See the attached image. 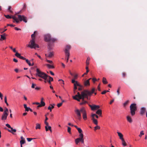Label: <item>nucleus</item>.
<instances>
[{
    "instance_id": "nucleus-1",
    "label": "nucleus",
    "mask_w": 147,
    "mask_h": 147,
    "mask_svg": "<svg viewBox=\"0 0 147 147\" xmlns=\"http://www.w3.org/2000/svg\"><path fill=\"white\" fill-rule=\"evenodd\" d=\"M95 88H93L92 89L91 91H90L88 90H85L83 91L82 92L81 94L79 92H78L77 94L74 96L76 97H78L80 98H82V100H84L85 98H87L88 99V96H91L95 91Z\"/></svg>"
},
{
    "instance_id": "nucleus-2",
    "label": "nucleus",
    "mask_w": 147,
    "mask_h": 147,
    "mask_svg": "<svg viewBox=\"0 0 147 147\" xmlns=\"http://www.w3.org/2000/svg\"><path fill=\"white\" fill-rule=\"evenodd\" d=\"M74 112L77 116V118L79 120L81 119V112L82 113V117L83 119L86 120L87 119V113L86 110L84 107L81 108L80 110L76 108Z\"/></svg>"
},
{
    "instance_id": "nucleus-3",
    "label": "nucleus",
    "mask_w": 147,
    "mask_h": 147,
    "mask_svg": "<svg viewBox=\"0 0 147 147\" xmlns=\"http://www.w3.org/2000/svg\"><path fill=\"white\" fill-rule=\"evenodd\" d=\"M34 34H33L31 35V37L32 39L30 40V43L28 45V47H30L31 49H36V48H39V46L35 43V39L33 38L34 36Z\"/></svg>"
},
{
    "instance_id": "nucleus-4",
    "label": "nucleus",
    "mask_w": 147,
    "mask_h": 147,
    "mask_svg": "<svg viewBox=\"0 0 147 147\" xmlns=\"http://www.w3.org/2000/svg\"><path fill=\"white\" fill-rule=\"evenodd\" d=\"M36 76L41 78H42L46 80L48 76L45 73L40 71L38 69H36Z\"/></svg>"
},
{
    "instance_id": "nucleus-5",
    "label": "nucleus",
    "mask_w": 147,
    "mask_h": 147,
    "mask_svg": "<svg viewBox=\"0 0 147 147\" xmlns=\"http://www.w3.org/2000/svg\"><path fill=\"white\" fill-rule=\"evenodd\" d=\"M44 39L45 41L54 42L57 41L56 38H52L49 34H47L44 35Z\"/></svg>"
},
{
    "instance_id": "nucleus-6",
    "label": "nucleus",
    "mask_w": 147,
    "mask_h": 147,
    "mask_svg": "<svg viewBox=\"0 0 147 147\" xmlns=\"http://www.w3.org/2000/svg\"><path fill=\"white\" fill-rule=\"evenodd\" d=\"M71 48L70 45H67L65 47L64 52L65 54L67 59L66 62H67L70 56L69 50Z\"/></svg>"
},
{
    "instance_id": "nucleus-7",
    "label": "nucleus",
    "mask_w": 147,
    "mask_h": 147,
    "mask_svg": "<svg viewBox=\"0 0 147 147\" xmlns=\"http://www.w3.org/2000/svg\"><path fill=\"white\" fill-rule=\"evenodd\" d=\"M130 113L132 116H134L135 114V111L137 110L136 104L135 103L132 104L130 106Z\"/></svg>"
},
{
    "instance_id": "nucleus-8",
    "label": "nucleus",
    "mask_w": 147,
    "mask_h": 147,
    "mask_svg": "<svg viewBox=\"0 0 147 147\" xmlns=\"http://www.w3.org/2000/svg\"><path fill=\"white\" fill-rule=\"evenodd\" d=\"M18 18L20 21H22L23 20L25 23L27 22V18L24 15L22 16L21 15H18Z\"/></svg>"
},
{
    "instance_id": "nucleus-9",
    "label": "nucleus",
    "mask_w": 147,
    "mask_h": 147,
    "mask_svg": "<svg viewBox=\"0 0 147 147\" xmlns=\"http://www.w3.org/2000/svg\"><path fill=\"white\" fill-rule=\"evenodd\" d=\"M89 106L91 107V109L92 110H94L96 109H99L100 108V107L99 105H90Z\"/></svg>"
},
{
    "instance_id": "nucleus-10",
    "label": "nucleus",
    "mask_w": 147,
    "mask_h": 147,
    "mask_svg": "<svg viewBox=\"0 0 147 147\" xmlns=\"http://www.w3.org/2000/svg\"><path fill=\"white\" fill-rule=\"evenodd\" d=\"M8 115V113H3L2 114L1 117V119L3 121H5L7 119V116Z\"/></svg>"
},
{
    "instance_id": "nucleus-11",
    "label": "nucleus",
    "mask_w": 147,
    "mask_h": 147,
    "mask_svg": "<svg viewBox=\"0 0 147 147\" xmlns=\"http://www.w3.org/2000/svg\"><path fill=\"white\" fill-rule=\"evenodd\" d=\"M146 111V108L144 107H142L141 108L140 112V114L142 115Z\"/></svg>"
},
{
    "instance_id": "nucleus-12",
    "label": "nucleus",
    "mask_w": 147,
    "mask_h": 147,
    "mask_svg": "<svg viewBox=\"0 0 147 147\" xmlns=\"http://www.w3.org/2000/svg\"><path fill=\"white\" fill-rule=\"evenodd\" d=\"M126 119L128 122L130 123H131L133 122V120L130 116H127L126 117Z\"/></svg>"
},
{
    "instance_id": "nucleus-13",
    "label": "nucleus",
    "mask_w": 147,
    "mask_h": 147,
    "mask_svg": "<svg viewBox=\"0 0 147 147\" xmlns=\"http://www.w3.org/2000/svg\"><path fill=\"white\" fill-rule=\"evenodd\" d=\"M10 129H11V130H10L9 129H7L8 131L11 133L13 134H14V133H13V132H16V129H13V128L12 127H11V128H10Z\"/></svg>"
},
{
    "instance_id": "nucleus-14",
    "label": "nucleus",
    "mask_w": 147,
    "mask_h": 147,
    "mask_svg": "<svg viewBox=\"0 0 147 147\" xmlns=\"http://www.w3.org/2000/svg\"><path fill=\"white\" fill-rule=\"evenodd\" d=\"M84 84L85 86H89L90 85V83L89 81V80H88L84 82Z\"/></svg>"
},
{
    "instance_id": "nucleus-15",
    "label": "nucleus",
    "mask_w": 147,
    "mask_h": 147,
    "mask_svg": "<svg viewBox=\"0 0 147 147\" xmlns=\"http://www.w3.org/2000/svg\"><path fill=\"white\" fill-rule=\"evenodd\" d=\"M117 133L118 136L119 137L120 139L122 140L123 139V136L121 133L119 132H117Z\"/></svg>"
},
{
    "instance_id": "nucleus-16",
    "label": "nucleus",
    "mask_w": 147,
    "mask_h": 147,
    "mask_svg": "<svg viewBox=\"0 0 147 147\" xmlns=\"http://www.w3.org/2000/svg\"><path fill=\"white\" fill-rule=\"evenodd\" d=\"M45 103L43 101H41L40 104L38 105L37 106L38 107H40L45 106Z\"/></svg>"
},
{
    "instance_id": "nucleus-17",
    "label": "nucleus",
    "mask_w": 147,
    "mask_h": 147,
    "mask_svg": "<svg viewBox=\"0 0 147 147\" xmlns=\"http://www.w3.org/2000/svg\"><path fill=\"white\" fill-rule=\"evenodd\" d=\"M5 34L4 33L3 34L1 35V39L0 40H2L6 39V37H5Z\"/></svg>"
},
{
    "instance_id": "nucleus-18",
    "label": "nucleus",
    "mask_w": 147,
    "mask_h": 147,
    "mask_svg": "<svg viewBox=\"0 0 147 147\" xmlns=\"http://www.w3.org/2000/svg\"><path fill=\"white\" fill-rule=\"evenodd\" d=\"M74 85H75L76 86H78L82 88L83 86L80 84L77 81H76V82L74 83Z\"/></svg>"
},
{
    "instance_id": "nucleus-19",
    "label": "nucleus",
    "mask_w": 147,
    "mask_h": 147,
    "mask_svg": "<svg viewBox=\"0 0 147 147\" xmlns=\"http://www.w3.org/2000/svg\"><path fill=\"white\" fill-rule=\"evenodd\" d=\"M96 114L99 115L100 116H101L102 111L100 109L98 110L96 112Z\"/></svg>"
},
{
    "instance_id": "nucleus-20",
    "label": "nucleus",
    "mask_w": 147,
    "mask_h": 147,
    "mask_svg": "<svg viewBox=\"0 0 147 147\" xmlns=\"http://www.w3.org/2000/svg\"><path fill=\"white\" fill-rule=\"evenodd\" d=\"M92 120L93 123L95 125H97L98 124V121L96 119H95L94 118H92Z\"/></svg>"
},
{
    "instance_id": "nucleus-21",
    "label": "nucleus",
    "mask_w": 147,
    "mask_h": 147,
    "mask_svg": "<svg viewBox=\"0 0 147 147\" xmlns=\"http://www.w3.org/2000/svg\"><path fill=\"white\" fill-rule=\"evenodd\" d=\"M45 128L46 129V131H48L49 130L51 131H52V130L51 129V126H48V128L47 127V126H45Z\"/></svg>"
},
{
    "instance_id": "nucleus-22",
    "label": "nucleus",
    "mask_w": 147,
    "mask_h": 147,
    "mask_svg": "<svg viewBox=\"0 0 147 147\" xmlns=\"http://www.w3.org/2000/svg\"><path fill=\"white\" fill-rule=\"evenodd\" d=\"M47 66V67L49 69H53L54 68V67L51 65L49 64H47L46 65Z\"/></svg>"
},
{
    "instance_id": "nucleus-23",
    "label": "nucleus",
    "mask_w": 147,
    "mask_h": 147,
    "mask_svg": "<svg viewBox=\"0 0 147 147\" xmlns=\"http://www.w3.org/2000/svg\"><path fill=\"white\" fill-rule=\"evenodd\" d=\"M81 141V139L80 138H76L75 140V142L76 144H78V143L80 142Z\"/></svg>"
},
{
    "instance_id": "nucleus-24",
    "label": "nucleus",
    "mask_w": 147,
    "mask_h": 147,
    "mask_svg": "<svg viewBox=\"0 0 147 147\" xmlns=\"http://www.w3.org/2000/svg\"><path fill=\"white\" fill-rule=\"evenodd\" d=\"M24 107L25 109V111H29V109H30L29 107H27V105L26 104H24Z\"/></svg>"
},
{
    "instance_id": "nucleus-25",
    "label": "nucleus",
    "mask_w": 147,
    "mask_h": 147,
    "mask_svg": "<svg viewBox=\"0 0 147 147\" xmlns=\"http://www.w3.org/2000/svg\"><path fill=\"white\" fill-rule=\"evenodd\" d=\"M53 55V52H50L49 55L47 56V55L46 54H45V56L47 57H51Z\"/></svg>"
},
{
    "instance_id": "nucleus-26",
    "label": "nucleus",
    "mask_w": 147,
    "mask_h": 147,
    "mask_svg": "<svg viewBox=\"0 0 147 147\" xmlns=\"http://www.w3.org/2000/svg\"><path fill=\"white\" fill-rule=\"evenodd\" d=\"M121 140L122 141V143L123 146H126V144L124 139Z\"/></svg>"
},
{
    "instance_id": "nucleus-27",
    "label": "nucleus",
    "mask_w": 147,
    "mask_h": 147,
    "mask_svg": "<svg viewBox=\"0 0 147 147\" xmlns=\"http://www.w3.org/2000/svg\"><path fill=\"white\" fill-rule=\"evenodd\" d=\"M40 124L39 123H37L36 124V129H40Z\"/></svg>"
},
{
    "instance_id": "nucleus-28",
    "label": "nucleus",
    "mask_w": 147,
    "mask_h": 147,
    "mask_svg": "<svg viewBox=\"0 0 147 147\" xmlns=\"http://www.w3.org/2000/svg\"><path fill=\"white\" fill-rule=\"evenodd\" d=\"M102 82L104 84H106L108 82L106 80V79L105 78L103 77L102 79Z\"/></svg>"
},
{
    "instance_id": "nucleus-29",
    "label": "nucleus",
    "mask_w": 147,
    "mask_h": 147,
    "mask_svg": "<svg viewBox=\"0 0 147 147\" xmlns=\"http://www.w3.org/2000/svg\"><path fill=\"white\" fill-rule=\"evenodd\" d=\"M48 77H49V80L48 81V82L49 84H51V81H52L53 80V78L49 76H48Z\"/></svg>"
},
{
    "instance_id": "nucleus-30",
    "label": "nucleus",
    "mask_w": 147,
    "mask_h": 147,
    "mask_svg": "<svg viewBox=\"0 0 147 147\" xmlns=\"http://www.w3.org/2000/svg\"><path fill=\"white\" fill-rule=\"evenodd\" d=\"M90 59L89 57H87V60H86V64L87 65H88L89 64V61L90 60Z\"/></svg>"
},
{
    "instance_id": "nucleus-31",
    "label": "nucleus",
    "mask_w": 147,
    "mask_h": 147,
    "mask_svg": "<svg viewBox=\"0 0 147 147\" xmlns=\"http://www.w3.org/2000/svg\"><path fill=\"white\" fill-rule=\"evenodd\" d=\"M15 55L18 58H20L21 56V55L20 54L18 53V52H16L15 54Z\"/></svg>"
},
{
    "instance_id": "nucleus-32",
    "label": "nucleus",
    "mask_w": 147,
    "mask_h": 147,
    "mask_svg": "<svg viewBox=\"0 0 147 147\" xmlns=\"http://www.w3.org/2000/svg\"><path fill=\"white\" fill-rule=\"evenodd\" d=\"M91 116L92 117V118H94L95 117L97 118H98V116L95 114H92Z\"/></svg>"
},
{
    "instance_id": "nucleus-33",
    "label": "nucleus",
    "mask_w": 147,
    "mask_h": 147,
    "mask_svg": "<svg viewBox=\"0 0 147 147\" xmlns=\"http://www.w3.org/2000/svg\"><path fill=\"white\" fill-rule=\"evenodd\" d=\"M73 98L74 99L78 101H80V100L81 99H82V98H77L75 96H73Z\"/></svg>"
},
{
    "instance_id": "nucleus-34",
    "label": "nucleus",
    "mask_w": 147,
    "mask_h": 147,
    "mask_svg": "<svg viewBox=\"0 0 147 147\" xmlns=\"http://www.w3.org/2000/svg\"><path fill=\"white\" fill-rule=\"evenodd\" d=\"M4 16L7 19L11 18V16H10L9 15H4Z\"/></svg>"
},
{
    "instance_id": "nucleus-35",
    "label": "nucleus",
    "mask_w": 147,
    "mask_h": 147,
    "mask_svg": "<svg viewBox=\"0 0 147 147\" xmlns=\"http://www.w3.org/2000/svg\"><path fill=\"white\" fill-rule=\"evenodd\" d=\"M87 103V102L86 101L84 100V99L83 100H82V102H81L80 104V105H82L84 104H86Z\"/></svg>"
},
{
    "instance_id": "nucleus-36",
    "label": "nucleus",
    "mask_w": 147,
    "mask_h": 147,
    "mask_svg": "<svg viewBox=\"0 0 147 147\" xmlns=\"http://www.w3.org/2000/svg\"><path fill=\"white\" fill-rule=\"evenodd\" d=\"M144 133L143 131H140V134L139 135V137H141L142 135H144Z\"/></svg>"
},
{
    "instance_id": "nucleus-37",
    "label": "nucleus",
    "mask_w": 147,
    "mask_h": 147,
    "mask_svg": "<svg viewBox=\"0 0 147 147\" xmlns=\"http://www.w3.org/2000/svg\"><path fill=\"white\" fill-rule=\"evenodd\" d=\"M3 113H8V110L7 108H5Z\"/></svg>"
},
{
    "instance_id": "nucleus-38",
    "label": "nucleus",
    "mask_w": 147,
    "mask_h": 147,
    "mask_svg": "<svg viewBox=\"0 0 147 147\" xmlns=\"http://www.w3.org/2000/svg\"><path fill=\"white\" fill-rule=\"evenodd\" d=\"M79 134V136L80 137V138H80V139H83L84 138H83V134H82V133H80Z\"/></svg>"
},
{
    "instance_id": "nucleus-39",
    "label": "nucleus",
    "mask_w": 147,
    "mask_h": 147,
    "mask_svg": "<svg viewBox=\"0 0 147 147\" xmlns=\"http://www.w3.org/2000/svg\"><path fill=\"white\" fill-rule=\"evenodd\" d=\"M20 144H23L25 143V140H21L20 141Z\"/></svg>"
},
{
    "instance_id": "nucleus-40",
    "label": "nucleus",
    "mask_w": 147,
    "mask_h": 147,
    "mask_svg": "<svg viewBox=\"0 0 147 147\" xmlns=\"http://www.w3.org/2000/svg\"><path fill=\"white\" fill-rule=\"evenodd\" d=\"M26 60V62L28 64V65L30 66H31V63L30 61H29L28 59H25Z\"/></svg>"
},
{
    "instance_id": "nucleus-41",
    "label": "nucleus",
    "mask_w": 147,
    "mask_h": 147,
    "mask_svg": "<svg viewBox=\"0 0 147 147\" xmlns=\"http://www.w3.org/2000/svg\"><path fill=\"white\" fill-rule=\"evenodd\" d=\"M77 129L79 133H81L82 132V130L80 128H77Z\"/></svg>"
},
{
    "instance_id": "nucleus-42",
    "label": "nucleus",
    "mask_w": 147,
    "mask_h": 147,
    "mask_svg": "<svg viewBox=\"0 0 147 147\" xmlns=\"http://www.w3.org/2000/svg\"><path fill=\"white\" fill-rule=\"evenodd\" d=\"M2 30H3V29L0 28V32H1V34L3 33V32L7 30V29H5L4 30H3L2 31Z\"/></svg>"
},
{
    "instance_id": "nucleus-43",
    "label": "nucleus",
    "mask_w": 147,
    "mask_h": 147,
    "mask_svg": "<svg viewBox=\"0 0 147 147\" xmlns=\"http://www.w3.org/2000/svg\"><path fill=\"white\" fill-rule=\"evenodd\" d=\"M100 127L99 126L97 125L96 126L94 127V130H96L98 129H100Z\"/></svg>"
},
{
    "instance_id": "nucleus-44",
    "label": "nucleus",
    "mask_w": 147,
    "mask_h": 147,
    "mask_svg": "<svg viewBox=\"0 0 147 147\" xmlns=\"http://www.w3.org/2000/svg\"><path fill=\"white\" fill-rule=\"evenodd\" d=\"M71 128L69 127H67V131L70 134L71 133Z\"/></svg>"
},
{
    "instance_id": "nucleus-45",
    "label": "nucleus",
    "mask_w": 147,
    "mask_h": 147,
    "mask_svg": "<svg viewBox=\"0 0 147 147\" xmlns=\"http://www.w3.org/2000/svg\"><path fill=\"white\" fill-rule=\"evenodd\" d=\"M34 138H27V140L28 142L31 141L32 140L34 139Z\"/></svg>"
},
{
    "instance_id": "nucleus-46",
    "label": "nucleus",
    "mask_w": 147,
    "mask_h": 147,
    "mask_svg": "<svg viewBox=\"0 0 147 147\" xmlns=\"http://www.w3.org/2000/svg\"><path fill=\"white\" fill-rule=\"evenodd\" d=\"M58 81H61L60 82L61 84H64V81L62 79H59L58 80Z\"/></svg>"
},
{
    "instance_id": "nucleus-47",
    "label": "nucleus",
    "mask_w": 147,
    "mask_h": 147,
    "mask_svg": "<svg viewBox=\"0 0 147 147\" xmlns=\"http://www.w3.org/2000/svg\"><path fill=\"white\" fill-rule=\"evenodd\" d=\"M62 105V102H61L57 104V106L58 107H60Z\"/></svg>"
},
{
    "instance_id": "nucleus-48",
    "label": "nucleus",
    "mask_w": 147,
    "mask_h": 147,
    "mask_svg": "<svg viewBox=\"0 0 147 147\" xmlns=\"http://www.w3.org/2000/svg\"><path fill=\"white\" fill-rule=\"evenodd\" d=\"M11 18H12L14 20H16L17 19L16 16H11Z\"/></svg>"
},
{
    "instance_id": "nucleus-49",
    "label": "nucleus",
    "mask_w": 147,
    "mask_h": 147,
    "mask_svg": "<svg viewBox=\"0 0 147 147\" xmlns=\"http://www.w3.org/2000/svg\"><path fill=\"white\" fill-rule=\"evenodd\" d=\"M46 61L47 62H48L50 63H51V64H52L53 63V62L52 61L47 59Z\"/></svg>"
},
{
    "instance_id": "nucleus-50",
    "label": "nucleus",
    "mask_w": 147,
    "mask_h": 147,
    "mask_svg": "<svg viewBox=\"0 0 147 147\" xmlns=\"http://www.w3.org/2000/svg\"><path fill=\"white\" fill-rule=\"evenodd\" d=\"M128 102V101H126L123 104V106L124 107H125L126 106V105L127 104V103Z\"/></svg>"
},
{
    "instance_id": "nucleus-51",
    "label": "nucleus",
    "mask_w": 147,
    "mask_h": 147,
    "mask_svg": "<svg viewBox=\"0 0 147 147\" xmlns=\"http://www.w3.org/2000/svg\"><path fill=\"white\" fill-rule=\"evenodd\" d=\"M73 76H74V79H76L77 78L78 75L76 74L74 75Z\"/></svg>"
},
{
    "instance_id": "nucleus-52",
    "label": "nucleus",
    "mask_w": 147,
    "mask_h": 147,
    "mask_svg": "<svg viewBox=\"0 0 147 147\" xmlns=\"http://www.w3.org/2000/svg\"><path fill=\"white\" fill-rule=\"evenodd\" d=\"M20 59L24 60H25L26 59V58L23 56H21L20 57Z\"/></svg>"
},
{
    "instance_id": "nucleus-53",
    "label": "nucleus",
    "mask_w": 147,
    "mask_h": 147,
    "mask_svg": "<svg viewBox=\"0 0 147 147\" xmlns=\"http://www.w3.org/2000/svg\"><path fill=\"white\" fill-rule=\"evenodd\" d=\"M11 6H9L8 8V10L9 11V12L11 13L12 12V11L11 10Z\"/></svg>"
},
{
    "instance_id": "nucleus-54",
    "label": "nucleus",
    "mask_w": 147,
    "mask_h": 147,
    "mask_svg": "<svg viewBox=\"0 0 147 147\" xmlns=\"http://www.w3.org/2000/svg\"><path fill=\"white\" fill-rule=\"evenodd\" d=\"M6 126L7 127H8V128H11V126H10V125L8 124H6Z\"/></svg>"
},
{
    "instance_id": "nucleus-55",
    "label": "nucleus",
    "mask_w": 147,
    "mask_h": 147,
    "mask_svg": "<svg viewBox=\"0 0 147 147\" xmlns=\"http://www.w3.org/2000/svg\"><path fill=\"white\" fill-rule=\"evenodd\" d=\"M36 86V85L35 84H34L33 83L32 84L31 87L32 88H34L35 86Z\"/></svg>"
},
{
    "instance_id": "nucleus-56",
    "label": "nucleus",
    "mask_w": 147,
    "mask_h": 147,
    "mask_svg": "<svg viewBox=\"0 0 147 147\" xmlns=\"http://www.w3.org/2000/svg\"><path fill=\"white\" fill-rule=\"evenodd\" d=\"M3 95L0 92V97L1 99V100L3 99Z\"/></svg>"
},
{
    "instance_id": "nucleus-57",
    "label": "nucleus",
    "mask_w": 147,
    "mask_h": 147,
    "mask_svg": "<svg viewBox=\"0 0 147 147\" xmlns=\"http://www.w3.org/2000/svg\"><path fill=\"white\" fill-rule=\"evenodd\" d=\"M80 142H81L83 144H84V138L81 139Z\"/></svg>"
},
{
    "instance_id": "nucleus-58",
    "label": "nucleus",
    "mask_w": 147,
    "mask_h": 147,
    "mask_svg": "<svg viewBox=\"0 0 147 147\" xmlns=\"http://www.w3.org/2000/svg\"><path fill=\"white\" fill-rule=\"evenodd\" d=\"M35 55H37V56L40 59H42V58H41L40 56L38 55L37 53H35Z\"/></svg>"
},
{
    "instance_id": "nucleus-59",
    "label": "nucleus",
    "mask_w": 147,
    "mask_h": 147,
    "mask_svg": "<svg viewBox=\"0 0 147 147\" xmlns=\"http://www.w3.org/2000/svg\"><path fill=\"white\" fill-rule=\"evenodd\" d=\"M4 100H5V102L6 103V102H7V96H5L4 97Z\"/></svg>"
},
{
    "instance_id": "nucleus-60",
    "label": "nucleus",
    "mask_w": 147,
    "mask_h": 147,
    "mask_svg": "<svg viewBox=\"0 0 147 147\" xmlns=\"http://www.w3.org/2000/svg\"><path fill=\"white\" fill-rule=\"evenodd\" d=\"M52 108L50 106H49L48 107V109L50 110V111L51 112V111H52V109H51Z\"/></svg>"
},
{
    "instance_id": "nucleus-61",
    "label": "nucleus",
    "mask_w": 147,
    "mask_h": 147,
    "mask_svg": "<svg viewBox=\"0 0 147 147\" xmlns=\"http://www.w3.org/2000/svg\"><path fill=\"white\" fill-rule=\"evenodd\" d=\"M7 26H10L11 27H14L15 26V25H14L13 24H7Z\"/></svg>"
},
{
    "instance_id": "nucleus-62",
    "label": "nucleus",
    "mask_w": 147,
    "mask_h": 147,
    "mask_svg": "<svg viewBox=\"0 0 147 147\" xmlns=\"http://www.w3.org/2000/svg\"><path fill=\"white\" fill-rule=\"evenodd\" d=\"M13 60L14 62L16 63H17L18 62V60L15 58H14Z\"/></svg>"
},
{
    "instance_id": "nucleus-63",
    "label": "nucleus",
    "mask_w": 147,
    "mask_h": 147,
    "mask_svg": "<svg viewBox=\"0 0 147 147\" xmlns=\"http://www.w3.org/2000/svg\"><path fill=\"white\" fill-rule=\"evenodd\" d=\"M15 29L16 30H21V29L20 28H18L17 27H15Z\"/></svg>"
},
{
    "instance_id": "nucleus-64",
    "label": "nucleus",
    "mask_w": 147,
    "mask_h": 147,
    "mask_svg": "<svg viewBox=\"0 0 147 147\" xmlns=\"http://www.w3.org/2000/svg\"><path fill=\"white\" fill-rule=\"evenodd\" d=\"M107 92V91H106V90H104V91H103L102 93H101V94H105Z\"/></svg>"
}]
</instances>
